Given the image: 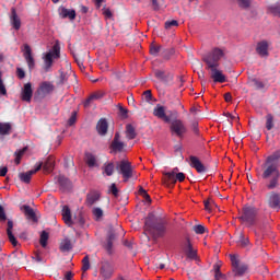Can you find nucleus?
<instances>
[{"label":"nucleus","instance_id":"nucleus-1","mask_svg":"<svg viewBox=\"0 0 280 280\" xmlns=\"http://www.w3.org/2000/svg\"><path fill=\"white\" fill-rule=\"evenodd\" d=\"M144 230L148 231L154 240L165 237V233H167L165 221L156 218L153 213H149L145 218Z\"/></svg>","mask_w":280,"mask_h":280},{"label":"nucleus","instance_id":"nucleus-2","mask_svg":"<svg viewBox=\"0 0 280 280\" xmlns=\"http://www.w3.org/2000/svg\"><path fill=\"white\" fill-rule=\"evenodd\" d=\"M261 177L264 180H268V178H270L267 184V189H277V187H279L280 178L279 165L265 162Z\"/></svg>","mask_w":280,"mask_h":280},{"label":"nucleus","instance_id":"nucleus-3","mask_svg":"<svg viewBox=\"0 0 280 280\" xmlns=\"http://www.w3.org/2000/svg\"><path fill=\"white\" fill-rule=\"evenodd\" d=\"M238 220L246 224V226H255L257 224V210L253 206H245Z\"/></svg>","mask_w":280,"mask_h":280},{"label":"nucleus","instance_id":"nucleus-4","mask_svg":"<svg viewBox=\"0 0 280 280\" xmlns=\"http://www.w3.org/2000/svg\"><path fill=\"white\" fill-rule=\"evenodd\" d=\"M222 58H224V50L213 48L212 51L203 57V62H206L207 69H213V67H220V60Z\"/></svg>","mask_w":280,"mask_h":280},{"label":"nucleus","instance_id":"nucleus-5","mask_svg":"<svg viewBox=\"0 0 280 280\" xmlns=\"http://www.w3.org/2000/svg\"><path fill=\"white\" fill-rule=\"evenodd\" d=\"M170 132L172 137H177V139H185L187 135V126L180 119H174L170 121Z\"/></svg>","mask_w":280,"mask_h":280},{"label":"nucleus","instance_id":"nucleus-6","mask_svg":"<svg viewBox=\"0 0 280 280\" xmlns=\"http://www.w3.org/2000/svg\"><path fill=\"white\" fill-rule=\"evenodd\" d=\"M54 58H60V44L58 42L52 46V50L44 57V70L47 72L54 65Z\"/></svg>","mask_w":280,"mask_h":280},{"label":"nucleus","instance_id":"nucleus-7","mask_svg":"<svg viewBox=\"0 0 280 280\" xmlns=\"http://www.w3.org/2000/svg\"><path fill=\"white\" fill-rule=\"evenodd\" d=\"M116 170L118 174H121L122 178H125V183H128L130 178L133 176V170H132V164L128 161H120L116 165Z\"/></svg>","mask_w":280,"mask_h":280},{"label":"nucleus","instance_id":"nucleus-8","mask_svg":"<svg viewBox=\"0 0 280 280\" xmlns=\"http://www.w3.org/2000/svg\"><path fill=\"white\" fill-rule=\"evenodd\" d=\"M230 259L232 262L234 277H244V275L248 272V265L244 262H240V259H237V256L230 255Z\"/></svg>","mask_w":280,"mask_h":280},{"label":"nucleus","instance_id":"nucleus-9","mask_svg":"<svg viewBox=\"0 0 280 280\" xmlns=\"http://www.w3.org/2000/svg\"><path fill=\"white\" fill-rule=\"evenodd\" d=\"M183 183L185 180V173H177L176 172H167L164 173V184L170 187V185H176V182Z\"/></svg>","mask_w":280,"mask_h":280},{"label":"nucleus","instance_id":"nucleus-10","mask_svg":"<svg viewBox=\"0 0 280 280\" xmlns=\"http://www.w3.org/2000/svg\"><path fill=\"white\" fill-rule=\"evenodd\" d=\"M56 86L49 82V81H44L40 83L39 88L37 89V95L42 100L44 97H47V95H51V92L55 91Z\"/></svg>","mask_w":280,"mask_h":280},{"label":"nucleus","instance_id":"nucleus-11","mask_svg":"<svg viewBox=\"0 0 280 280\" xmlns=\"http://www.w3.org/2000/svg\"><path fill=\"white\" fill-rule=\"evenodd\" d=\"M121 135L116 132L114 139L109 145L112 153L117 154V152H124V148H126V143L121 142Z\"/></svg>","mask_w":280,"mask_h":280},{"label":"nucleus","instance_id":"nucleus-12","mask_svg":"<svg viewBox=\"0 0 280 280\" xmlns=\"http://www.w3.org/2000/svg\"><path fill=\"white\" fill-rule=\"evenodd\" d=\"M189 161L190 167H194V170H196L198 174H205V172H207V167L205 166V164H202V162H200V159H198V156L190 155Z\"/></svg>","mask_w":280,"mask_h":280},{"label":"nucleus","instance_id":"nucleus-13","mask_svg":"<svg viewBox=\"0 0 280 280\" xmlns=\"http://www.w3.org/2000/svg\"><path fill=\"white\" fill-rule=\"evenodd\" d=\"M40 170H43V164H38L35 167V170H31L26 173H20L19 178L22 183H26V185H28V183H31V180H32V176H34V174H36V172H40Z\"/></svg>","mask_w":280,"mask_h":280},{"label":"nucleus","instance_id":"nucleus-14","mask_svg":"<svg viewBox=\"0 0 280 280\" xmlns=\"http://www.w3.org/2000/svg\"><path fill=\"white\" fill-rule=\"evenodd\" d=\"M268 206L270 209H275L276 211H279L280 209V194L271 191L268 195Z\"/></svg>","mask_w":280,"mask_h":280},{"label":"nucleus","instance_id":"nucleus-15","mask_svg":"<svg viewBox=\"0 0 280 280\" xmlns=\"http://www.w3.org/2000/svg\"><path fill=\"white\" fill-rule=\"evenodd\" d=\"M236 244L240 248H244L245 250H250V248H253L250 240L248 238V236H246V234H244V232L238 233Z\"/></svg>","mask_w":280,"mask_h":280},{"label":"nucleus","instance_id":"nucleus-16","mask_svg":"<svg viewBox=\"0 0 280 280\" xmlns=\"http://www.w3.org/2000/svg\"><path fill=\"white\" fill-rule=\"evenodd\" d=\"M207 69L210 70V78L213 79V82H219L220 84H224V82H226V77L218 70V67Z\"/></svg>","mask_w":280,"mask_h":280},{"label":"nucleus","instance_id":"nucleus-17","mask_svg":"<svg viewBox=\"0 0 280 280\" xmlns=\"http://www.w3.org/2000/svg\"><path fill=\"white\" fill-rule=\"evenodd\" d=\"M154 117H158V119H163L165 124H170L172 119H170V116H166L165 114V107L161 104H158L153 109Z\"/></svg>","mask_w":280,"mask_h":280},{"label":"nucleus","instance_id":"nucleus-18","mask_svg":"<svg viewBox=\"0 0 280 280\" xmlns=\"http://www.w3.org/2000/svg\"><path fill=\"white\" fill-rule=\"evenodd\" d=\"M34 95V90L32 89V83L24 84L22 90L21 100L22 102H32V96Z\"/></svg>","mask_w":280,"mask_h":280},{"label":"nucleus","instance_id":"nucleus-19","mask_svg":"<svg viewBox=\"0 0 280 280\" xmlns=\"http://www.w3.org/2000/svg\"><path fill=\"white\" fill-rule=\"evenodd\" d=\"M268 42L266 40H261L257 43L256 46V52L258 54V56H260V58H268V56L270 55L268 52Z\"/></svg>","mask_w":280,"mask_h":280},{"label":"nucleus","instance_id":"nucleus-20","mask_svg":"<svg viewBox=\"0 0 280 280\" xmlns=\"http://www.w3.org/2000/svg\"><path fill=\"white\" fill-rule=\"evenodd\" d=\"M115 272V268L108 261H104L101 267V275L105 279H110Z\"/></svg>","mask_w":280,"mask_h":280},{"label":"nucleus","instance_id":"nucleus-21","mask_svg":"<svg viewBox=\"0 0 280 280\" xmlns=\"http://www.w3.org/2000/svg\"><path fill=\"white\" fill-rule=\"evenodd\" d=\"M24 58L26 60L28 69H34L36 63L34 61V57L32 56V48L27 44L24 45Z\"/></svg>","mask_w":280,"mask_h":280},{"label":"nucleus","instance_id":"nucleus-22","mask_svg":"<svg viewBox=\"0 0 280 280\" xmlns=\"http://www.w3.org/2000/svg\"><path fill=\"white\" fill-rule=\"evenodd\" d=\"M39 165H42L46 174H50V172H54L56 160H54V156H48L44 162L39 163Z\"/></svg>","mask_w":280,"mask_h":280},{"label":"nucleus","instance_id":"nucleus-23","mask_svg":"<svg viewBox=\"0 0 280 280\" xmlns=\"http://www.w3.org/2000/svg\"><path fill=\"white\" fill-rule=\"evenodd\" d=\"M96 130L97 133L101 137L106 136V133L108 132V121L106 120V118H101L97 124H96Z\"/></svg>","mask_w":280,"mask_h":280},{"label":"nucleus","instance_id":"nucleus-24","mask_svg":"<svg viewBox=\"0 0 280 280\" xmlns=\"http://www.w3.org/2000/svg\"><path fill=\"white\" fill-rule=\"evenodd\" d=\"M21 211H23L26 220H31V222H38V218H36V212L30 206H22Z\"/></svg>","mask_w":280,"mask_h":280},{"label":"nucleus","instance_id":"nucleus-25","mask_svg":"<svg viewBox=\"0 0 280 280\" xmlns=\"http://www.w3.org/2000/svg\"><path fill=\"white\" fill-rule=\"evenodd\" d=\"M59 16L60 19H69L70 21H75V16H77L75 10L61 8L59 10Z\"/></svg>","mask_w":280,"mask_h":280},{"label":"nucleus","instance_id":"nucleus-26","mask_svg":"<svg viewBox=\"0 0 280 280\" xmlns=\"http://www.w3.org/2000/svg\"><path fill=\"white\" fill-rule=\"evenodd\" d=\"M10 23L16 31L21 30V18H19V14H16V9L14 8L11 9Z\"/></svg>","mask_w":280,"mask_h":280},{"label":"nucleus","instance_id":"nucleus-27","mask_svg":"<svg viewBox=\"0 0 280 280\" xmlns=\"http://www.w3.org/2000/svg\"><path fill=\"white\" fill-rule=\"evenodd\" d=\"M100 198H101L100 192L91 191L90 194L86 195L85 205L88 207H93V205H95V202L100 201Z\"/></svg>","mask_w":280,"mask_h":280},{"label":"nucleus","instance_id":"nucleus-28","mask_svg":"<svg viewBox=\"0 0 280 280\" xmlns=\"http://www.w3.org/2000/svg\"><path fill=\"white\" fill-rule=\"evenodd\" d=\"M116 240L115 232L109 231L105 244V250L108 253V255H113V244Z\"/></svg>","mask_w":280,"mask_h":280},{"label":"nucleus","instance_id":"nucleus-29","mask_svg":"<svg viewBox=\"0 0 280 280\" xmlns=\"http://www.w3.org/2000/svg\"><path fill=\"white\" fill-rule=\"evenodd\" d=\"M61 215H62L63 222L68 226H71V224H73V220L71 219V209L69 208V206H63L61 210Z\"/></svg>","mask_w":280,"mask_h":280},{"label":"nucleus","instance_id":"nucleus-30","mask_svg":"<svg viewBox=\"0 0 280 280\" xmlns=\"http://www.w3.org/2000/svg\"><path fill=\"white\" fill-rule=\"evenodd\" d=\"M12 229H14V222L8 221L7 235L12 246H16L19 242L16 241V237H14V234L12 233Z\"/></svg>","mask_w":280,"mask_h":280},{"label":"nucleus","instance_id":"nucleus-31","mask_svg":"<svg viewBox=\"0 0 280 280\" xmlns=\"http://www.w3.org/2000/svg\"><path fill=\"white\" fill-rule=\"evenodd\" d=\"M58 183H59L61 189H63V191H68V189H71V180L69 178H67L66 176L59 175Z\"/></svg>","mask_w":280,"mask_h":280},{"label":"nucleus","instance_id":"nucleus-32","mask_svg":"<svg viewBox=\"0 0 280 280\" xmlns=\"http://www.w3.org/2000/svg\"><path fill=\"white\" fill-rule=\"evenodd\" d=\"M12 135V125L10 122H0V136L7 137Z\"/></svg>","mask_w":280,"mask_h":280},{"label":"nucleus","instance_id":"nucleus-33","mask_svg":"<svg viewBox=\"0 0 280 280\" xmlns=\"http://www.w3.org/2000/svg\"><path fill=\"white\" fill-rule=\"evenodd\" d=\"M186 255L188 259H196V257H198V252L194 249V246L191 245V242L189 241V238L187 240Z\"/></svg>","mask_w":280,"mask_h":280},{"label":"nucleus","instance_id":"nucleus-34","mask_svg":"<svg viewBox=\"0 0 280 280\" xmlns=\"http://www.w3.org/2000/svg\"><path fill=\"white\" fill-rule=\"evenodd\" d=\"M126 138L129 141H132V139H137V130L132 125H127L126 126Z\"/></svg>","mask_w":280,"mask_h":280},{"label":"nucleus","instance_id":"nucleus-35","mask_svg":"<svg viewBox=\"0 0 280 280\" xmlns=\"http://www.w3.org/2000/svg\"><path fill=\"white\" fill-rule=\"evenodd\" d=\"M103 174L106 176H113V174H115V164L113 162L104 164Z\"/></svg>","mask_w":280,"mask_h":280},{"label":"nucleus","instance_id":"nucleus-36","mask_svg":"<svg viewBox=\"0 0 280 280\" xmlns=\"http://www.w3.org/2000/svg\"><path fill=\"white\" fill-rule=\"evenodd\" d=\"M163 51V46L159 45V44H151L150 45V54L151 56H161Z\"/></svg>","mask_w":280,"mask_h":280},{"label":"nucleus","instance_id":"nucleus-37","mask_svg":"<svg viewBox=\"0 0 280 280\" xmlns=\"http://www.w3.org/2000/svg\"><path fill=\"white\" fill-rule=\"evenodd\" d=\"M73 248V245H71V240L65 238L60 244V250L61 253H69Z\"/></svg>","mask_w":280,"mask_h":280},{"label":"nucleus","instance_id":"nucleus-38","mask_svg":"<svg viewBox=\"0 0 280 280\" xmlns=\"http://www.w3.org/2000/svg\"><path fill=\"white\" fill-rule=\"evenodd\" d=\"M280 159V150L273 152L271 155H269L266 160V163L269 164H277V161Z\"/></svg>","mask_w":280,"mask_h":280},{"label":"nucleus","instance_id":"nucleus-39","mask_svg":"<svg viewBox=\"0 0 280 280\" xmlns=\"http://www.w3.org/2000/svg\"><path fill=\"white\" fill-rule=\"evenodd\" d=\"M275 128V116L272 114H268L266 116V129L272 130Z\"/></svg>","mask_w":280,"mask_h":280},{"label":"nucleus","instance_id":"nucleus-40","mask_svg":"<svg viewBox=\"0 0 280 280\" xmlns=\"http://www.w3.org/2000/svg\"><path fill=\"white\" fill-rule=\"evenodd\" d=\"M250 86H253L254 89H256L257 91H261V89H265V84L264 82L259 81L258 79H252L249 81Z\"/></svg>","mask_w":280,"mask_h":280},{"label":"nucleus","instance_id":"nucleus-41","mask_svg":"<svg viewBox=\"0 0 280 280\" xmlns=\"http://www.w3.org/2000/svg\"><path fill=\"white\" fill-rule=\"evenodd\" d=\"M49 241V233L43 231L39 238V244L43 248H47V242Z\"/></svg>","mask_w":280,"mask_h":280},{"label":"nucleus","instance_id":"nucleus-42","mask_svg":"<svg viewBox=\"0 0 280 280\" xmlns=\"http://www.w3.org/2000/svg\"><path fill=\"white\" fill-rule=\"evenodd\" d=\"M161 56H162V58H164V60H170V58H172V56H174V49L162 48Z\"/></svg>","mask_w":280,"mask_h":280},{"label":"nucleus","instance_id":"nucleus-43","mask_svg":"<svg viewBox=\"0 0 280 280\" xmlns=\"http://www.w3.org/2000/svg\"><path fill=\"white\" fill-rule=\"evenodd\" d=\"M32 261H34V264H45V258H43L40 252H35V254L32 256Z\"/></svg>","mask_w":280,"mask_h":280},{"label":"nucleus","instance_id":"nucleus-44","mask_svg":"<svg viewBox=\"0 0 280 280\" xmlns=\"http://www.w3.org/2000/svg\"><path fill=\"white\" fill-rule=\"evenodd\" d=\"M92 213L96 220H101V218H104V210H102V208H93Z\"/></svg>","mask_w":280,"mask_h":280},{"label":"nucleus","instance_id":"nucleus-45","mask_svg":"<svg viewBox=\"0 0 280 280\" xmlns=\"http://www.w3.org/2000/svg\"><path fill=\"white\" fill-rule=\"evenodd\" d=\"M269 12H271L273 16H280V3H276L269 7Z\"/></svg>","mask_w":280,"mask_h":280},{"label":"nucleus","instance_id":"nucleus-46","mask_svg":"<svg viewBox=\"0 0 280 280\" xmlns=\"http://www.w3.org/2000/svg\"><path fill=\"white\" fill-rule=\"evenodd\" d=\"M95 163H96L95 155L88 153L86 154V164L89 165V167H95Z\"/></svg>","mask_w":280,"mask_h":280},{"label":"nucleus","instance_id":"nucleus-47","mask_svg":"<svg viewBox=\"0 0 280 280\" xmlns=\"http://www.w3.org/2000/svg\"><path fill=\"white\" fill-rule=\"evenodd\" d=\"M89 268H91V262L89 260V256H84V258L82 259V270H83V272H86V270H89Z\"/></svg>","mask_w":280,"mask_h":280},{"label":"nucleus","instance_id":"nucleus-48","mask_svg":"<svg viewBox=\"0 0 280 280\" xmlns=\"http://www.w3.org/2000/svg\"><path fill=\"white\" fill-rule=\"evenodd\" d=\"M69 72H65L62 70H60V84H67L68 80H69Z\"/></svg>","mask_w":280,"mask_h":280},{"label":"nucleus","instance_id":"nucleus-49","mask_svg":"<svg viewBox=\"0 0 280 280\" xmlns=\"http://www.w3.org/2000/svg\"><path fill=\"white\" fill-rule=\"evenodd\" d=\"M237 3L243 10H248V8H250V0H237Z\"/></svg>","mask_w":280,"mask_h":280},{"label":"nucleus","instance_id":"nucleus-50","mask_svg":"<svg viewBox=\"0 0 280 280\" xmlns=\"http://www.w3.org/2000/svg\"><path fill=\"white\" fill-rule=\"evenodd\" d=\"M108 192H109V194H113V196H115V198H117V196H119V189L117 188V185L112 184V185L109 186Z\"/></svg>","mask_w":280,"mask_h":280},{"label":"nucleus","instance_id":"nucleus-51","mask_svg":"<svg viewBox=\"0 0 280 280\" xmlns=\"http://www.w3.org/2000/svg\"><path fill=\"white\" fill-rule=\"evenodd\" d=\"M172 27H178V21L172 20V21H166L165 22V28L170 30Z\"/></svg>","mask_w":280,"mask_h":280},{"label":"nucleus","instance_id":"nucleus-52","mask_svg":"<svg viewBox=\"0 0 280 280\" xmlns=\"http://www.w3.org/2000/svg\"><path fill=\"white\" fill-rule=\"evenodd\" d=\"M194 231H195V233H197V235H205L206 229L203 225L199 224V225L194 226Z\"/></svg>","mask_w":280,"mask_h":280},{"label":"nucleus","instance_id":"nucleus-53","mask_svg":"<svg viewBox=\"0 0 280 280\" xmlns=\"http://www.w3.org/2000/svg\"><path fill=\"white\" fill-rule=\"evenodd\" d=\"M77 119H78V113L73 112L71 117L68 120V125L73 126V124H75Z\"/></svg>","mask_w":280,"mask_h":280},{"label":"nucleus","instance_id":"nucleus-54","mask_svg":"<svg viewBox=\"0 0 280 280\" xmlns=\"http://www.w3.org/2000/svg\"><path fill=\"white\" fill-rule=\"evenodd\" d=\"M143 96H144L145 102H152V91L151 90L144 91Z\"/></svg>","mask_w":280,"mask_h":280},{"label":"nucleus","instance_id":"nucleus-55","mask_svg":"<svg viewBox=\"0 0 280 280\" xmlns=\"http://www.w3.org/2000/svg\"><path fill=\"white\" fill-rule=\"evenodd\" d=\"M155 78H158V80H165V71L156 70Z\"/></svg>","mask_w":280,"mask_h":280},{"label":"nucleus","instance_id":"nucleus-56","mask_svg":"<svg viewBox=\"0 0 280 280\" xmlns=\"http://www.w3.org/2000/svg\"><path fill=\"white\" fill-rule=\"evenodd\" d=\"M16 75L20 80H23L25 78V70L22 68H16Z\"/></svg>","mask_w":280,"mask_h":280},{"label":"nucleus","instance_id":"nucleus-57","mask_svg":"<svg viewBox=\"0 0 280 280\" xmlns=\"http://www.w3.org/2000/svg\"><path fill=\"white\" fill-rule=\"evenodd\" d=\"M214 280H226V275L219 271L218 273H214Z\"/></svg>","mask_w":280,"mask_h":280},{"label":"nucleus","instance_id":"nucleus-58","mask_svg":"<svg viewBox=\"0 0 280 280\" xmlns=\"http://www.w3.org/2000/svg\"><path fill=\"white\" fill-rule=\"evenodd\" d=\"M191 128H192L194 135L198 137V135H200V129H198V122H192Z\"/></svg>","mask_w":280,"mask_h":280},{"label":"nucleus","instance_id":"nucleus-59","mask_svg":"<svg viewBox=\"0 0 280 280\" xmlns=\"http://www.w3.org/2000/svg\"><path fill=\"white\" fill-rule=\"evenodd\" d=\"M103 14L106 19H113V12H110V9H104Z\"/></svg>","mask_w":280,"mask_h":280},{"label":"nucleus","instance_id":"nucleus-60","mask_svg":"<svg viewBox=\"0 0 280 280\" xmlns=\"http://www.w3.org/2000/svg\"><path fill=\"white\" fill-rule=\"evenodd\" d=\"M27 148L21 149L19 151L15 152V156H19L20 159L23 158V154H25Z\"/></svg>","mask_w":280,"mask_h":280},{"label":"nucleus","instance_id":"nucleus-61","mask_svg":"<svg viewBox=\"0 0 280 280\" xmlns=\"http://www.w3.org/2000/svg\"><path fill=\"white\" fill-rule=\"evenodd\" d=\"M85 222L86 221L84 220V217H82V214H79L78 223L80 224V226H84Z\"/></svg>","mask_w":280,"mask_h":280},{"label":"nucleus","instance_id":"nucleus-62","mask_svg":"<svg viewBox=\"0 0 280 280\" xmlns=\"http://www.w3.org/2000/svg\"><path fill=\"white\" fill-rule=\"evenodd\" d=\"M199 78L201 80V86H205V84H207V81L205 80V71L199 73Z\"/></svg>","mask_w":280,"mask_h":280},{"label":"nucleus","instance_id":"nucleus-63","mask_svg":"<svg viewBox=\"0 0 280 280\" xmlns=\"http://www.w3.org/2000/svg\"><path fill=\"white\" fill-rule=\"evenodd\" d=\"M205 209H206V211H212V209H213L211 207V203H210L209 199L205 201Z\"/></svg>","mask_w":280,"mask_h":280},{"label":"nucleus","instance_id":"nucleus-64","mask_svg":"<svg viewBox=\"0 0 280 280\" xmlns=\"http://www.w3.org/2000/svg\"><path fill=\"white\" fill-rule=\"evenodd\" d=\"M65 279H66V280H72V279H73V272L68 271V272L65 275Z\"/></svg>","mask_w":280,"mask_h":280}]
</instances>
